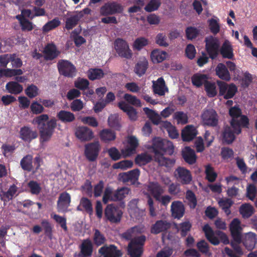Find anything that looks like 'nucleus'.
<instances>
[{
    "mask_svg": "<svg viewBox=\"0 0 257 257\" xmlns=\"http://www.w3.org/2000/svg\"><path fill=\"white\" fill-rule=\"evenodd\" d=\"M19 135L22 140L28 142H30L38 136L37 132L28 126L22 127L20 130Z\"/></svg>",
    "mask_w": 257,
    "mask_h": 257,
    "instance_id": "25",
    "label": "nucleus"
},
{
    "mask_svg": "<svg viewBox=\"0 0 257 257\" xmlns=\"http://www.w3.org/2000/svg\"><path fill=\"white\" fill-rule=\"evenodd\" d=\"M167 53L159 49H155L150 54V58L154 63H159L163 61L167 57Z\"/></svg>",
    "mask_w": 257,
    "mask_h": 257,
    "instance_id": "31",
    "label": "nucleus"
},
{
    "mask_svg": "<svg viewBox=\"0 0 257 257\" xmlns=\"http://www.w3.org/2000/svg\"><path fill=\"white\" fill-rule=\"evenodd\" d=\"M100 150V145L99 142L89 143L85 146V155L90 161H95Z\"/></svg>",
    "mask_w": 257,
    "mask_h": 257,
    "instance_id": "13",
    "label": "nucleus"
},
{
    "mask_svg": "<svg viewBox=\"0 0 257 257\" xmlns=\"http://www.w3.org/2000/svg\"><path fill=\"white\" fill-rule=\"evenodd\" d=\"M219 206L224 210L227 215L230 213V211L229 208L233 204V202L230 199L222 198L218 201Z\"/></svg>",
    "mask_w": 257,
    "mask_h": 257,
    "instance_id": "56",
    "label": "nucleus"
},
{
    "mask_svg": "<svg viewBox=\"0 0 257 257\" xmlns=\"http://www.w3.org/2000/svg\"><path fill=\"white\" fill-rule=\"evenodd\" d=\"M239 212L243 218H248L253 213L254 209L251 205L245 203L240 207Z\"/></svg>",
    "mask_w": 257,
    "mask_h": 257,
    "instance_id": "48",
    "label": "nucleus"
},
{
    "mask_svg": "<svg viewBox=\"0 0 257 257\" xmlns=\"http://www.w3.org/2000/svg\"><path fill=\"white\" fill-rule=\"evenodd\" d=\"M138 145L139 141L136 137L133 136L128 137L126 145L121 150L123 157H128L135 154Z\"/></svg>",
    "mask_w": 257,
    "mask_h": 257,
    "instance_id": "12",
    "label": "nucleus"
},
{
    "mask_svg": "<svg viewBox=\"0 0 257 257\" xmlns=\"http://www.w3.org/2000/svg\"><path fill=\"white\" fill-rule=\"evenodd\" d=\"M152 148L155 154V160L160 166L169 168L172 167L175 162L174 159H168L163 156V153L172 155L174 152L172 143L167 140L155 138L153 140Z\"/></svg>",
    "mask_w": 257,
    "mask_h": 257,
    "instance_id": "1",
    "label": "nucleus"
},
{
    "mask_svg": "<svg viewBox=\"0 0 257 257\" xmlns=\"http://www.w3.org/2000/svg\"><path fill=\"white\" fill-rule=\"evenodd\" d=\"M161 127L163 129H166L168 133L169 136L172 139H176L179 136V133L175 127L170 122L165 121L161 124Z\"/></svg>",
    "mask_w": 257,
    "mask_h": 257,
    "instance_id": "40",
    "label": "nucleus"
},
{
    "mask_svg": "<svg viewBox=\"0 0 257 257\" xmlns=\"http://www.w3.org/2000/svg\"><path fill=\"white\" fill-rule=\"evenodd\" d=\"M41 160L39 157H36L32 161V156L27 155L24 157L21 161V165L24 170L32 171L35 173L40 167Z\"/></svg>",
    "mask_w": 257,
    "mask_h": 257,
    "instance_id": "10",
    "label": "nucleus"
},
{
    "mask_svg": "<svg viewBox=\"0 0 257 257\" xmlns=\"http://www.w3.org/2000/svg\"><path fill=\"white\" fill-rule=\"evenodd\" d=\"M30 109L32 113L39 114L44 112V107L42 104H41L38 101H33L30 105Z\"/></svg>",
    "mask_w": 257,
    "mask_h": 257,
    "instance_id": "63",
    "label": "nucleus"
},
{
    "mask_svg": "<svg viewBox=\"0 0 257 257\" xmlns=\"http://www.w3.org/2000/svg\"><path fill=\"white\" fill-rule=\"evenodd\" d=\"M81 207L90 215L93 213V208L90 201L86 198H82L80 200V204L77 207V210H81Z\"/></svg>",
    "mask_w": 257,
    "mask_h": 257,
    "instance_id": "50",
    "label": "nucleus"
},
{
    "mask_svg": "<svg viewBox=\"0 0 257 257\" xmlns=\"http://www.w3.org/2000/svg\"><path fill=\"white\" fill-rule=\"evenodd\" d=\"M243 227L244 225H241L240 221L237 218L234 219L230 224V230L233 238L231 245L235 252L239 254L242 253L238 244L241 241V232Z\"/></svg>",
    "mask_w": 257,
    "mask_h": 257,
    "instance_id": "2",
    "label": "nucleus"
},
{
    "mask_svg": "<svg viewBox=\"0 0 257 257\" xmlns=\"http://www.w3.org/2000/svg\"><path fill=\"white\" fill-rule=\"evenodd\" d=\"M113 48L117 55L123 58L131 59L133 53L126 41L121 38L116 39L113 43Z\"/></svg>",
    "mask_w": 257,
    "mask_h": 257,
    "instance_id": "4",
    "label": "nucleus"
},
{
    "mask_svg": "<svg viewBox=\"0 0 257 257\" xmlns=\"http://www.w3.org/2000/svg\"><path fill=\"white\" fill-rule=\"evenodd\" d=\"M205 174L206 178L209 182H214L217 177V174L210 165L205 167Z\"/></svg>",
    "mask_w": 257,
    "mask_h": 257,
    "instance_id": "64",
    "label": "nucleus"
},
{
    "mask_svg": "<svg viewBox=\"0 0 257 257\" xmlns=\"http://www.w3.org/2000/svg\"><path fill=\"white\" fill-rule=\"evenodd\" d=\"M169 227V224L166 221L163 220L157 221L152 227L151 232L157 234L166 230Z\"/></svg>",
    "mask_w": 257,
    "mask_h": 257,
    "instance_id": "44",
    "label": "nucleus"
},
{
    "mask_svg": "<svg viewBox=\"0 0 257 257\" xmlns=\"http://www.w3.org/2000/svg\"><path fill=\"white\" fill-rule=\"evenodd\" d=\"M17 188L15 185L11 186L7 192H0V196L2 200L5 201L11 200L15 196L17 195Z\"/></svg>",
    "mask_w": 257,
    "mask_h": 257,
    "instance_id": "42",
    "label": "nucleus"
},
{
    "mask_svg": "<svg viewBox=\"0 0 257 257\" xmlns=\"http://www.w3.org/2000/svg\"><path fill=\"white\" fill-rule=\"evenodd\" d=\"M208 75L198 73L194 74L191 78L192 82L196 87H200L208 81Z\"/></svg>",
    "mask_w": 257,
    "mask_h": 257,
    "instance_id": "38",
    "label": "nucleus"
},
{
    "mask_svg": "<svg viewBox=\"0 0 257 257\" xmlns=\"http://www.w3.org/2000/svg\"><path fill=\"white\" fill-rule=\"evenodd\" d=\"M123 98L129 105L131 104L139 107L142 106L141 100L135 95L125 93L124 95Z\"/></svg>",
    "mask_w": 257,
    "mask_h": 257,
    "instance_id": "55",
    "label": "nucleus"
},
{
    "mask_svg": "<svg viewBox=\"0 0 257 257\" xmlns=\"http://www.w3.org/2000/svg\"><path fill=\"white\" fill-rule=\"evenodd\" d=\"M137 203V200H133L128 204V212L132 218H138L145 214V210L138 208Z\"/></svg>",
    "mask_w": 257,
    "mask_h": 257,
    "instance_id": "29",
    "label": "nucleus"
},
{
    "mask_svg": "<svg viewBox=\"0 0 257 257\" xmlns=\"http://www.w3.org/2000/svg\"><path fill=\"white\" fill-rule=\"evenodd\" d=\"M76 138L81 141H89L94 137L92 131L87 126H79L75 131Z\"/></svg>",
    "mask_w": 257,
    "mask_h": 257,
    "instance_id": "20",
    "label": "nucleus"
},
{
    "mask_svg": "<svg viewBox=\"0 0 257 257\" xmlns=\"http://www.w3.org/2000/svg\"><path fill=\"white\" fill-rule=\"evenodd\" d=\"M25 92L29 98H33L39 94L40 90L37 86L31 84L25 89Z\"/></svg>",
    "mask_w": 257,
    "mask_h": 257,
    "instance_id": "58",
    "label": "nucleus"
},
{
    "mask_svg": "<svg viewBox=\"0 0 257 257\" xmlns=\"http://www.w3.org/2000/svg\"><path fill=\"white\" fill-rule=\"evenodd\" d=\"M99 137L101 141L108 143L114 140L116 135L114 132L108 129H104L100 132Z\"/></svg>",
    "mask_w": 257,
    "mask_h": 257,
    "instance_id": "41",
    "label": "nucleus"
},
{
    "mask_svg": "<svg viewBox=\"0 0 257 257\" xmlns=\"http://www.w3.org/2000/svg\"><path fill=\"white\" fill-rule=\"evenodd\" d=\"M57 120L55 118H51L47 122V127L40 130V140L42 142L48 141L51 139L56 126Z\"/></svg>",
    "mask_w": 257,
    "mask_h": 257,
    "instance_id": "15",
    "label": "nucleus"
},
{
    "mask_svg": "<svg viewBox=\"0 0 257 257\" xmlns=\"http://www.w3.org/2000/svg\"><path fill=\"white\" fill-rule=\"evenodd\" d=\"M23 31H30L34 29V25L27 19H21L20 16H16Z\"/></svg>",
    "mask_w": 257,
    "mask_h": 257,
    "instance_id": "61",
    "label": "nucleus"
},
{
    "mask_svg": "<svg viewBox=\"0 0 257 257\" xmlns=\"http://www.w3.org/2000/svg\"><path fill=\"white\" fill-rule=\"evenodd\" d=\"M242 242L245 247L248 250L253 249L257 242V237L254 233L249 232L242 235Z\"/></svg>",
    "mask_w": 257,
    "mask_h": 257,
    "instance_id": "21",
    "label": "nucleus"
},
{
    "mask_svg": "<svg viewBox=\"0 0 257 257\" xmlns=\"http://www.w3.org/2000/svg\"><path fill=\"white\" fill-rule=\"evenodd\" d=\"M203 230L207 239L213 245L219 243L220 240L225 244L229 243V240L226 234L220 231L214 232L208 224L204 226Z\"/></svg>",
    "mask_w": 257,
    "mask_h": 257,
    "instance_id": "3",
    "label": "nucleus"
},
{
    "mask_svg": "<svg viewBox=\"0 0 257 257\" xmlns=\"http://www.w3.org/2000/svg\"><path fill=\"white\" fill-rule=\"evenodd\" d=\"M145 240V236L142 235L131 241L127 249L128 252L131 257H140L143 252L142 246Z\"/></svg>",
    "mask_w": 257,
    "mask_h": 257,
    "instance_id": "8",
    "label": "nucleus"
},
{
    "mask_svg": "<svg viewBox=\"0 0 257 257\" xmlns=\"http://www.w3.org/2000/svg\"><path fill=\"white\" fill-rule=\"evenodd\" d=\"M79 119L83 124L88 125L90 126L96 127L98 126V122L94 117L91 116L84 117L80 116L79 117Z\"/></svg>",
    "mask_w": 257,
    "mask_h": 257,
    "instance_id": "57",
    "label": "nucleus"
},
{
    "mask_svg": "<svg viewBox=\"0 0 257 257\" xmlns=\"http://www.w3.org/2000/svg\"><path fill=\"white\" fill-rule=\"evenodd\" d=\"M148 190L162 205L166 206L170 203L171 197L169 195L161 196L164 192V189L158 183H150L148 186Z\"/></svg>",
    "mask_w": 257,
    "mask_h": 257,
    "instance_id": "5",
    "label": "nucleus"
},
{
    "mask_svg": "<svg viewBox=\"0 0 257 257\" xmlns=\"http://www.w3.org/2000/svg\"><path fill=\"white\" fill-rule=\"evenodd\" d=\"M148 66V61L145 57H141L136 65L135 71L139 76H142L145 74Z\"/></svg>",
    "mask_w": 257,
    "mask_h": 257,
    "instance_id": "34",
    "label": "nucleus"
},
{
    "mask_svg": "<svg viewBox=\"0 0 257 257\" xmlns=\"http://www.w3.org/2000/svg\"><path fill=\"white\" fill-rule=\"evenodd\" d=\"M57 117L62 121L64 122H70L75 120L74 114L68 111L61 110L57 113Z\"/></svg>",
    "mask_w": 257,
    "mask_h": 257,
    "instance_id": "43",
    "label": "nucleus"
},
{
    "mask_svg": "<svg viewBox=\"0 0 257 257\" xmlns=\"http://www.w3.org/2000/svg\"><path fill=\"white\" fill-rule=\"evenodd\" d=\"M174 176L177 180L182 184H187L192 181V176L190 171L185 168L179 167L176 169Z\"/></svg>",
    "mask_w": 257,
    "mask_h": 257,
    "instance_id": "17",
    "label": "nucleus"
},
{
    "mask_svg": "<svg viewBox=\"0 0 257 257\" xmlns=\"http://www.w3.org/2000/svg\"><path fill=\"white\" fill-rule=\"evenodd\" d=\"M119 108L125 112L129 118L132 121H136L138 119V112L137 110L127 103L121 101L118 103Z\"/></svg>",
    "mask_w": 257,
    "mask_h": 257,
    "instance_id": "23",
    "label": "nucleus"
},
{
    "mask_svg": "<svg viewBox=\"0 0 257 257\" xmlns=\"http://www.w3.org/2000/svg\"><path fill=\"white\" fill-rule=\"evenodd\" d=\"M133 166V163L130 160H123L114 164L112 166L115 169H120L121 170H127Z\"/></svg>",
    "mask_w": 257,
    "mask_h": 257,
    "instance_id": "62",
    "label": "nucleus"
},
{
    "mask_svg": "<svg viewBox=\"0 0 257 257\" xmlns=\"http://www.w3.org/2000/svg\"><path fill=\"white\" fill-rule=\"evenodd\" d=\"M235 124V127H232L230 123V126L226 127L223 133V141L227 143H231L235 139V135L238 134L241 132L240 127Z\"/></svg>",
    "mask_w": 257,
    "mask_h": 257,
    "instance_id": "18",
    "label": "nucleus"
},
{
    "mask_svg": "<svg viewBox=\"0 0 257 257\" xmlns=\"http://www.w3.org/2000/svg\"><path fill=\"white\" fill-rule=\"evenodd\" d=\"M104 75L103 71L100 69H90L87 72L88 78L92 80L99 79Z\"/></svg>",
    "mask_w": 257,
    "mask_h": 257,
    "instance_id": "54",
    "label": "nucleus"
},
{
    "mask_svg": "<svg viewBox=\"0 0 257 257\" xmlns=\"http://www.w3.org/2000/svg\"><path fill=\"white\" fill-rule=\"evenodd\" d=\"M220 51L223 58L232 59L233 57L232 47L230 42L228 40H225L224 42Z\"/></svg>",
    "mask_w": 257,
    "mask_h": 257,
    "instance_id": "35",
    "label": "nucleus"
},
{
    "mask_svg": "<svg viewBox=\"0 0 257 257\" xmlns=\"http://www.w3.org/2000/svg\"><path fill=\"white\" fill-rule=\"evenodd\" d=\"M216 75L221 79L229 81L230 80V73L226 66L222 63H219L215 68Z\"/></svg>",
    "mask_w": 257,
    "mask_h": 257,
    "instance_id": "33",
    "label": "nucleus"
},
{
    "mask_svg": "<svg viewBox=\"0 0 257 257\" xmlns=\"http://www.w3.org/2000/svg\"><path fill=\"white\" fill-rule=\"evenodd\" d=\"M184 207L183 203L180 201H174L171 205V211L173 217L180 218L184 213Z\"/></svg>",
    "mask_w": 257,
    "mask_h": 257,
    "instance_id": "30",
    "label": "nucleus"
},
{
    "mask_svg": "<svg viewBox=\"0 0 257 257\" xmlns=\"http://www.w3.org/2000/svg\"><path fill=\"white\" fill-rule=\"evenodd\" d=\"M71 196L66 192H64L60 194L58 201L57 207L59 211H66L70 205Z\"/></svg>",
    "mask_w": 257,
    "mask_h": 257,
    "instance_id": "22",
    "label": "nucleus"
},
{
    "mask_svg": "<svg viewBox=\"0 0 257 257\" xmlns=\"http://www.w3.org/2000/svg\"><path fill=\"white\" fill-rule=\"evenodd\" d=\"M119 120L120 118L117 114H111L108 118V124L111 127L119 130L121 127Z\"/></svg>",
    "mask_w": 257,
    "mask_h": 257,
    "instance_id": "53",
    "label": "nucleus"
},
{
    "mask_svg": "<svg viewBox=\"0 0 257 257\" xmlns=\"http://www.w3.org/2000/svg\"><path fill=\"white\" fill-rule=\"evenodd\" d=\"M60 24L61 22L59 19L58 18H55L46 23L42 28V31L44 33H47L57 28L60 25Z\"/></svg>",
    "mask_w": 257,
    "mask_h": 257,
    "instance_id": "45",
    "label": "nucleus"
},
{
    "mask_svg": "<svg viewBox=\"0 0 257 257\" xmlns=\"http://www.w3.org/2000/svg\"><path fill=\"white\" fill-rule=\"evenodd\" d=\"M152 158V156L147 153H142L138 155L136 159V163L140 166L145 165L150 162Z\"/></svg>",
    "mask_w": 257,
    "mask_h": 257,
    "instance_id": "51",
    "label": "nucleus"
},
{
    "mask_svg": "<svg viewBox=\"0 0 257 257\" xmlns=\"http://www.w3.org/2000/svg\"><path fill=\"white\" fill-rule=\"evenodd\" d=\"M197 135L196 128L192 125H188L182 130L181 137L185 142L192 141Z\"/></svg>",
    "mask_w": 257,
    "mask_h": 257,
    "instance_id": "26",
    "label": "nucleus"
},
{
    "mask_svg": "<svg viewBox=\"0 0 257 257\" xmlns=\"http://www.w3.org/2000/svg\"><path fill=\"white\" fill-rule=\"evenodd\" d=\"M149 44V41L144 37H140L136 39L133 44V48L134 50L140 51L144 47Z\"/></svg>",
    "mask_w": 257,
    "mask_h": 257,
    "instance_id": "52",
    "label": "nucleus"
},
{
    "mask_svg": "<svg viewBox=\"0 0 257 257\" xmlns=\"http://www.w3.org/2000/svg\"><path fill=\"white\" fill-rule=\"evenodd\" d=\"M229 114L232 118L230 123L232 127H235V124L241 126H246L248 123L247 118L241 115V110L237 106L231 107L229 109Z\"/></svg>",
    "mask_w": 257,
    "mask_h": 257,
    "instance_id": "7",
    "label": "nucleus"
},
{
    "mask_svg": "<svg viewBox=\"0 0 257 257\" xmlns=\"http://www.w3.org/2000/svg\"><path fill=\"white\" fill-rule=\"evenodd\" d=\"M218 118L216 111L212 108L204 109L201 115L202 123L209 126L216 125L218 121Z\"/></svg>",
    "mask_w": 257,
    "mask_h": 257,
    "instance_id": "9",
    "label": "nucleus"
},
{
    "mask_svg": "<svg viewBox=\"0 0 257 257\" xmlns=\"http://www.w3.org/2000/svg\"><path fill=\"white\" fill-rule=\"evenodd\" d=\"M6 89L9 93L18 94L23 91V87L17 82L10 81L6 84Z\"/></svg>",
    "mask_w": 257,
    "mask_h": 257,
    "instance_id": "37",
    "label": "nucleus"
},
{
    "mask_svg": "<svg viewBox=\"0 0 257 257\" xmlns=\"http://www.w3.org/2000/svg\"><path fill=\"white\" fill-rule=\"evenodd\" d=\"M43 53L45 58L47 60H52L56 58L59 54V52L53 44H48L45 47Z\"/></svg>",
    "mask_w": 257,
    "mask_h": 257,
    "instance_id": "32",
    "label": "nucleus"
},
{
    "mask_svg": "<svg viewBox=\"0 0 257 257\" xmlns=\"http://www.w3.org/2000/svg\"><path fill=\"white\" fill-rule=\"evenodd\" d=\"M145 230V228L144 225H139L128 229L123 234V236L127 239H130L135 237L137 234L144 232Z\"/></svg>",
    "mask_w": 257,
    "mask_h": 257,
    "instance_id": "36",
    "label": "nucleus"
},
{
    "mask_svg": "<svg viewBox=\"0 0 257 257\" xmlns=\"http://www.w3.org/2000/svg\"><path fill=\"white\" fill-rule=\"evenodd\" d=\"M123 10V7L118 3H107L101 8L100 13L101 15H112L121 13Z\"/></svg>",
    "mask_w": 257,
    "mask_h": 257,
    "instance_id": "16",
    "label": "nucleus"
},
{
    "mask_svg": "<svg viewBox=\"0 0 257 257\" xmlns=\"http://www.w3.org/2000/svg\"><path fill=\"white\" fill-rule=\"evenodd\" d=\"M205 42L206 50L209 57L212 59L215 58L218 54L219 40L212 36H209L206 38Z\"/></svg>",
    "mask_w": 257,
    "mask_h": 257,
    "instance_id": "11",
    "label": "nucleus"
},
{
    "mask_svg": "<svg viewBox=\"0 0 257 257\" xmlns=\"http://www.w3.org/2000/svg\"><path fill=\"white\" fill-rule=\"evenodd\" d=\"M99 253L103 257H120L121 255L120 250L112 245L100 247Z\"/></svg>",
    "mask_w": 257,
    "mask_h": 257,
    "instance_id": "24",
    "label": "nucleus"
},
{
    "mask_svg": "<svg viewBox=\"0 0 257 257\" xmlns=\"http://www.w3.org/2000/svg\"><path fill=\"white\" fill-rule=\"evenodd\" d=\"M153 89L155 93L160 96L164 95L168 91L165 81L162 78H159L156 81H153Z\"/></svg>",
    "mask_w": 257,
    "mask_h": 257,
    "instance_id": "28",
    "label": "nucleus"
},
{
    "mask_svg": "<svg viewBox=\"0 0 257 257\" xmlns=\"http://www.w3.org/2000/svg\"><path fill=\"white\" fill-rule=\"evenodd\" d=\"M204 88L209 97H214L217 93L216 85L214 82L207 81L205 83Z\"/></svg>",
    "mask_w": 257,
    "mask_h": 257,
    "instance_id": "49",
    "label": "nucleus"
},
{
    "mask_svg": "<svg viewBox=\"0 0 257 257\" xmlns=\"http://www.w3.org/2000/svg\"><path fill=\"white\" fill-rule=\"evenodd\" d=\"M49 120L48 115L43 114L35 117L32 120V123L37 125L40 130L45 128L46 122L47 123Z\"/></svg>",
    "mask_w": 257,
    "mask_h": 257,
    "instance_id": "39",
    "label": "nucleus"
},
{
    "mask_svg": "<svg viewBox=\"0 0 257 257\" xmlns=\"http://www.w3.org/2000/svg\"><path fill=\"white\" fill-rule=\"evenodd\" d=\"M218 18H211L208 20L209 29L214 34H217L220 31V25Z\"/></svg>",
    "mask_w": 257,
    "mask_h": 257,
    "instance_id": "59",
    "label": "nucleus"
},
{
    "mask_svg": "<svg viewBox=\"0 0 257 257\" xmlns=\"http://www.w3.org/2000/svg\"><path fill=\"white\" fill-rule=\"evenodd\" d=\"M182 155L184 160L189 164H193L196 161L195 151L189 147H185L182 149Z\"/></svg>",
    "mask_w": 257,
    "mask_h": 257,
    "instance_id": "27",
    "label": "nucleus"
},
{
    "mask_svg": "<svg viewBox=\"0 0 257 257\" xmlns=\"http://www.w3.org/2000/svg\"><path fill=\"white\" fill-rule=\"evenodd\" d=\"M80 253L86 256H90L92 252V243L89 239L83 240L80 246Z\"/></svg>",
    "mask_w": 257,
    "mask_h": 257,
    "instance_id": "47",
    "label": "nucleus"
},
{
    "mask_svg": "<svg viewBox=\"0 0 257 257\" xmlns=\"http://www.w3.org/2000/svg\"><path fill=\"white\" fill-rule=\"evenodd\" d=\"M104 214L105 217L109 221L116 223L120 220L122 212L117 207L109 205L105 209Z\"/></svg>",
    "mask_w": 257,
    "mask_h": 257,
    "instance_id": "14",
    "label": "nucleus"
},
{
    "mask_svg": "<svg viewBox=\"0 0 257 257\" xmlns=\"http://www.w3.org/2000/svg\"><path fill=\"white\" fill-rule=\"evenodd\" d=\"M58 69L61 74L64 76L72 77L75 75L76 69L70 62L62 60L58 63Z\"/></svg>",
    "mask_w": 257,
    "mask_h": 257,
    "instance_id": "19",
    "label": "nucleus"
},
{
    "mask_svg": "<svg viewBox=\"0 0 257 257\" xmlns=\"http://www.w3.org/2000/svg\"><path fill=\"white\" fill-rule=\"evenodd\" d=\"M143 110L147 116L152 120L153 123L158 124L161 122V116L154 110L148 107H144Z\"/></svg>",
    "mask_w": 257,
    "mask_h": 257,
    "instance_id": "46",
    "label": "nucleus"
},
{
    "mask_svg": "<svg viewBox=\"0 0 257 257\" xmlns=\"http://www.w3.org/2000/svg\"><path fill=\"white\" fill-rule=\"evenodd\" d=\"M217 84L219 87V95L227 99L232 98L237 92V87L233 83H227L218 80Z\"/></svg>",
    "mask_w": 257,
    "mask_h": 257,
    "instance_id": "6",
    "label": "nucleus"
},
{
    "mask_svg": "<svg viewBox=\"0 0 257 257\" xmlns=\"http://www.w3.org/2000/svg\"><path fill=\"white\" fill-rule=\"evenodd\" d=\"M81 15H74L67 19L65 27L68 30L72 29L77 24L78 21L81 17Z\"/></svg>",
    "mask_w": 257,
    "mask_h": 257,
    "instance_id": "60",
    "label": "nucleus"
}]
</instances>
